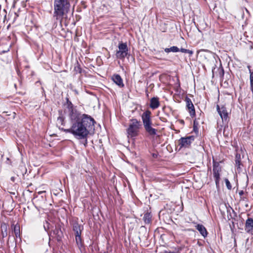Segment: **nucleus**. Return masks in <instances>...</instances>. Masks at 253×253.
<instances>
[{
  "mask_svg": "<svg viewBox=\"0 0 253 253\" xmlns=\"http://www.w3.org/2000/svg\"><path fill=\"white\" fill-rule=\"evenodd\" d=\"M66 100L71 126L69 128H62V130L79 138L85 137L89 131L93 129L94 119L88 115L81 114L74 107L68 97L66 98Z\"/></svg>",
  "mask_w": 253,
  "mask_h": 253,
  "instance_id": "1",
  "label": "nucleus"
},
{
  "mask_svg": "<svg viewBox=\"0 0 253 253\" xmlns=\"http://www.w3.org/2000/svg\"><path fill=\"white\" fill-rule=\"evenodd\" d=\"M70 7L68 0H54L53 17L57 22L61 23L64 16L68 13Z\"/></svg>",
  "mask_w": 253,
  "mask_h": 253,
  "instance_id": "2",
  "label": "nucleus"
},
{
  "mask_svg": "<svg viewBox=\"0 0 253 253\" xmlns=\"http://www.w3.org/2000/svg\"><path fill=\"white\" fill-rule=\"evenodd\" d=\"M151 114V112L147 110L142 113L141 119L145 131L150 136H153L157 134V130L152 127Z\"/></svg>",
  "mask_w": 253,
  "mask_h": 253,
  "instance_id": "3",
  "label": "nucleus"
},
{
  "mask_svg": "<svg viewBox=\"0 0 253 253\" xmlns=\"http://www.w3.org/2000/svg\"><path fill=\"white\" fill-rule=\"evenodd\" d=\"M142 127V124L140 121L136 119L130 120V123L126 129L127 137L133 138L137 136L139 134V129Z\"/></svg>",
  "mask_w": 253,
  "mask_h": 253,
  "instance_id": "4",
  "label": "nucleus"
},
{
  "mask_svg": "<svg viewBox=\"0 0 253 253\" xmlns=\"http://www.w3.org/2000/svg\"><path fill=\"white\" fill-rule=\"evenodd\" d=\"M118 50H117L116 57L120 59H124L128 54V49L126 42H121L118 44Z\"/></svg>",
  "mask_w": 253,
  "mask_h": 253,
  "instance_id": "5",
  "label": "nucleus"
},
{
  "mask_svg": "<svg viewBox=\"0 0 253 253\" xmlns=\"http://www.w3.org/2000/svg\"><path fill=\"white\" fill-rule=\"evenodd\" d=\"M195 138V137L193 135L180 138L178 140V145L180 146V148H189L194 141Z\"/></svg>",
  "mask_w": 253,
  "mask_h": 253,
  "instance_id": "6",
  "label": "nucleus"
},
{
  "mask_svg": "<svg viewBox=\"0 0 253 253\" xmlns=\"http://www.w3.org/2000/svg\"><path fill=\"white\" fill-rule=\"evenodd\" d=\"M216 109L222 121L227 122L228 121V116L226 108L224 106L220 108L219 106L217 105Z\"/></svg>",
  "mask_w": 253,
  "mask_h": 253,
  "instance_id": "7",
  "label": "nucleus"
},
{
  "mask_svg": "<svg viewBox=\"0 0 253 253\" xmlns=\"http://www.w3.org/2000/svg\"><path fill=\"white\" fill-rule=\"evenodd\" d=\"M186 108L189 111L190 116L193 117L195 116V107L190 98L186 97L185 98Z\"/></svg>",
  "mask_w": 253,
  "mask_h": 253,
  "instance_id": "8",
  "label": "nucleus"
},
{
  "mask_svg": "<svg viewBox=\"0 0 253 253\" xmlns=\"http://www.w3.org/2000/svg\"><path fill=\"white\" fill-rule=\"evenodd\" d=\"M112 79L113 82L117 84L120 87L124 86L123 79L118 74H115L113 75Z\"/></svg>",
  "mask_w": 253,
  "mask_h": 253,
  "instance_id": "9",
  "label": "nucleus"
},
{
  "mask_svg": "<svg viewBox=\"0 0 253 253\" xmlns=\"http://www.w3.org/2000/svg\"><path fill=\"white\" fill-rule=\"evenodd\" d=\"M245 230L247 233H250L253 230V219L248 218L245 223Z\"/></svg>",
  "mask_w": 253,
  "mask_h": 253,
  "instance_id": "10",
  "label": "nucleus"
},
{
  "mask_svg": "<svg viewBox=\"0 0 253 253\" xmlns=\"http://www.w3.org/2000/svg\"><path fill=\"white\" fill-rule=\"evenodd\" d=\"M160 106L159 98L157 97H152L150 100V107L154 110L158 108Z\"/></svg>",
  "mask_w": 253,
  "mask_h": 253,
  "instance_id": "11",
  "label": "nucleus"
},
{
  "mask_svg": "<svg viewBox=\"0 0 253 253\" xmlns=\"http://www.w3.org/2000/svg\"><path fill=\"white\" fill-rule=\"evenodd\" d=\"M73 230L75 233V235H81L82 232L84 229L83 226L79 224L78 222H74L73 224Z\"/></svg>",
  "mask_w": 253,
  "mask_h": 253,
  "instance_id": "12",
  "label": "nucleus"
},
{
  "mask_svg": "<svg viewBox=\"0 0 253 253\" xmlns=\"http://www.w3.org/2000/svg\"><path fill=\"white\" fill-rule=\"evenodd\" d=\"M196 228L204 238L207 236L208 232L203 225L198 224L196 226Z\"/></svg>",
  "mask_w": 253,
  "mask_h": 253,
  "instance_id": "13",
  "label": "nucleus"
},
{
  "mask_svg": "<svg viewBox=\"0 0 253 253\" xmlns=\"http://www.w3.org/2000/svg\"><path fill=\"white\" fill-rule=\"evenodd\" d=\"M152 215L151 212L147 211L144 213L143 220L145 224H151L152 222Z\"/></svg>",
  "mask_w": 253,
  "mask_h": 253,
  "instance_id": "14",
  "label": "nucleus"
},
{
  "mask_svg": "<svg viewBox=\"0 0 253 253\" xmlns=\"http://www.w3.org/2000/svg\"><path fill=\"white\" fill-rule=\"evenodd\" d=\"M75 240L79 249L82 252V250L84 248V245L81 238V235H75Z\"/></svg>",
  "mask_w": 253,
  "mask_h": 253,
  "instance_id": "15",
  "label": "nucleus"
},
{
  "mask_svg": "<svg viewBox=\"0 0 253 253\" xmlns=\"http://www.w3.org/2000/svg\"><path fill=\"white\" fill-rule=\"evenodd\" d=\"M95 123H96V122L95 121V122L93 123V129H92V130H90V131H89V133H88L86 134V135L85 136V137H84V138H79V137H76V136L74 135V136L76 138H77V139H84V142L83 144H84V146L85 147H86L87 144V137L88 135L89 134H92V133H94V127H94V124H95Z\"/></svg>",
  "mask_w": 253,
  "mask_h": 253,
  "instance_id": "16",
  "label": "nucleus"
},
{
  "mask_svg": "<svg viewBox=\"0 0 253 253\" xmlns=\"http://www.w3.org/2000/svg\"><path fill=\"white\" fill-rule=\"evenodd\" d=\"M1 236L2 238H4L6 237L7 233V226L5 223H2L1 225Z\"/></svg>",
  "mask_w": 253,
  "mask_h": 253,
  "instance_id": "17",
  "label": "nucleus"
},
{
  "mask_svg": "<svg viewBox=\"0 0 253 253\" xmlns=\"http://www.w3.org/2000/svg\"><path fill=\"white\" fill-rule=\"evenodd\" d=\"M221 168L220 166L219 163L215 162L213 160V171H221Z\"/></svg>",
  "mask_w": 253,
  "mask_h": 253,
  "instance_id": "18",
  "label": "nucleus"
},
{
  "mask_svg": "<svg viewBox=\"0 0 253 253\" xmlns=\"http://www.w3.org/2000/svg\"><path fill=\"white\" fill-rule=\"evenodd\" d=\"M12 227L13 228L15 237L16 238L20 237V226L18 224L12 225Z\"/></svg>",
  "mask_w": 253,
  "mask_h": 253,
  "instance_id": "19",
  "label": "nucleus"
},
{
  "mask_svg": "<svg viewBox=\"0 0 253 253\" xmlns=\"http://www.w3.org/2000/svg\"><path fill=\"white\" fill-rule=\"evenodd\" d=\"M220 172V171H213V177L215 179V184L217 186L219 185V183Z\"/></svg>",
  "mask_w": 253,
  "mask_h": 253,
  "instance_id": "20",
  "label": "nucleus"
},
{
  "mask_svg": "<svg viewBox=\"0 0 253 253\" xmlns=\"http://www.w3.org/2000/svg\"><path fill=\"white\" fill-rule=\"evenodd\" d=\"M164 50L167 53H169V52H177L179 51V48L177 46H173L170 48H166Z\"/></svg>",
  "mask_w": 253,
  "mask_h": 253,
  "instance_id": "21",
  "label": "nucleus"
},
{
  "mask_svg": "<svg viewBox=\"0 0 253 253\" xmlns=\"http://www.w3.org/2000/svg\"><path fill=\"white\" fill-rule=\"evenodd\" d=\"M235 164L237 167V169H240L241 162V155L240 154L237 153L235 157Z\"/></svg>",
  "mask_w": 253,
  "mask_h": 253,
  "instance_id": "22",
  "label": "nucleus"
},
{
  "mask_svg": "<svg viewBox=\"0 0 253 253\" xmlns=\"http://www.w3.org/2000/svg\"><path fill=\"white\" fill-rule=\"evenodd\" d=\"M53 233L57 235V240L58 241L61 239L62 233L60 229L56 228L53 231Z\"/></svg>",
  "mask_w": 253,
  "mask_h": 253,
  "instance_id": "23",
  "label": "nucleus"
},
{
  "mask_svg": "<svg viewBox=\"0 0 253 253\" xmlns=\"http://www.w3.org/2000/svg\"><path fill=\"white\" fill-rule=\"evenodd\" d=\"M74 71L76 74L81 73L82 72V69L79 63L78 62H77L76 64L74 67Z\"/></svg>",
  "mask_w": 253,
  "mask_h": 253,
  "instance_id": "24",
  "label": "nucleus"
},
{
  "mask_svg": "<svg viewBox=\"0 0 253 253\" xmlns=\"http://www.w3.org/2000/svg\"><path fill=\"white\" fill-rule=\"evenodd\" d=\"M249 69H250V66H248ZM250 73V84H251V89L253 92V72L251 71L250 69H249Z\"/></svg>",
  "mask_w": 253,
  "mask_h": 253,
  "instance_id": "25",
  "label": "nucleus"
},
{
  "mask_svg": "<svg viewBox=\"0 0 253 253\" xmlns=\"http://www.w3.org/2000/svg\"><path fill=\"white\" fill-rule=\"evenodd\" d=\"M43 227L45 231H48L50 228V224L47 221H45L43 223Z\"/></svg>",
  "mask_w": 253,
  "mask_h": 253,
  "instance_id": "26",
  "label": "nucleus"
},
{
  "mask_svg": "<svg viewBox=\"0 0 253 253\" xmlns=\"http://www.w3.org/2000/svg\"><path fill=\"white\" fill-rule=\"evenodd\" d=\"M225 182L227 189L229 190H231L232 188V186L230 183V181L228 180V179L226 178L225 179Z\"/></svg>",
  "mask_w": 253,
  "mask_h": 253,
  "instance_id": "27",
  "label": "nucleus"
},
{
  "mask_svg": "<svg viewBox=\"0 0 253 253\" xmlns=\"http://www.w3.org/2000/svg\"><path fill=\"white\" fill-rule=\"evenodd\" d=\"M57 121L59 123H61V125H63V123L64 122V119L61 117H59L57 119Z\"/></svg>",
  "mask_w": 253,
  "mask_h": 253,
  "instance_id": "28",
  "label": "nucleus"
},
{
  "mask_svg": "<svg viewBox=\"0 0 253 253\" xmlns=\"http://www.w3.org/2000/svg\"><path fill=\"white\" fill-rule=\"evenodd\" d=\"M185 53L189 54L190 55H192L193 54V51L189 49H186Z\"/></svg>",
  "mask_w": 253,
  "mask_h": 253,
  "instance_id": "29",
  "label": "nucleus"
},
{
  "mask_svg": "<svg viewBox=\"0 0 253 253\" xmlns=\"http://www.w3.org/2000/svg\"><path fill=\"white\" fill-rule=\"evenodd\" d=\"M186 49H187L181 48L179 49V51L183 52V53H185Z\"/></svg>",
  "mask_w": 253,
  "mask_h": 253,
  "instance_id": "30",
  "label": "nucleus"
},
{
  "mask_svg": "<svg viewBox=\"0 0 253 253\" xmlns=\"http://www.w3.org/2000/svg\"><path fill=\"white\" fill-rule=\"evenodd\" d=\"M244 194V192L243 190H241V191H239V194L240 196H242Z\"/></svg>",
  "mask_w": 253,
  "mask_h": 253,
  "instance_id": "31",
  "label": "nucleus"
},
{
  "mask_svg": "<svg viewBox=\"0 0 253 253\" xmlns=\"http://www.w3.org/2000/svg\"><path fill=\"white\" fill-rule=\"evenodd\" d=\"M197 244H198V245L199 246H202V243H201V242H199V241L198 242Z\"/></svg>",
  "mask_w": 253,
  "mask_h": 253,
  "instance_id": "32",
  "label": "nucleus"
},
{
  "mask_svg": "<svg viewBox=\"0 0 253 253\" xmlns=\"http://www.w3.org/2000/svg\"><path fill=\"white\" fill-rule=\"evenodd\" d=\"M221 72H222V75H224V70L222 68L221 69Z\"/></svg>",
  "mask_w": 253,
  "mask_h": 253,
  "instance_id": "33",
  "label": "nucleus"
},
{
  "mask_svg": "<svg viewBox=\"0 0 253 253\" xmlns=\"http://www.w3.org/2000/svg\"><path fill=\"white\" fill-rule=\"evenodd\" d=\"M44 192H45V191H40V192H39V193H39V194H42V193H44Z\"/></svg>",
  "mask_w": 253,
  "mask_h": 253,
  "instance_id": "34",
  "label": "nucleus"
},
{
  "mask_svg": "<svg viewBox=\"0 0 253 253\" xmlns=\"http://www.w3.org/2000/svg\"><path fill=\"white\" fill-rule=\"evenodd\" d=\"M153 156L154 157H155L156 156V155L155 154H153Z\"/></svg>",
  "mask_w": 253,
  "mask_h": 253,
  "instance_id": "35",
  "label": "nucleus"
}]
</instances>
